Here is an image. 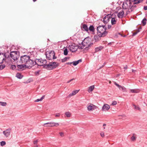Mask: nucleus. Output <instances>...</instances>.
<instances>
[{
	"instance_id": "ea45409f",
	"label": "nucleus",
	"mask_w": 147,
	"mask_h": 147,
	"mask_svg": "<svg viewBox=\"0 0 147 147\" xmlns=\"http://www.w3.org/2000/svg\"><path fill=\"white\" fill-rule=\"evenodd\" d=\"M5 66V65H0V70H1L3 69Z\"/></svg>"
},
{
	"instance_id": "aec40b11",
	"label": "nucleus",
	"mask_w": 147,
	"mask_h": 147,
	"mask_svg": "<svg viewBox=\"0 0 147 147\" xmlns=\"http://www.w3.org/2000/svg\"><path fill=\"white\" fill-rule=\"evenodd\" d=\"M101 37H99L98 35H96L94 36V39L95 40V42H97L99 41Z\"/></svg>"
},
{
	"instance_id": "774afa93",
	"label": "nucleus",
	"mask_w": 147,
	"mask_h": 147,
	"mask_svg": "<svg viewBox=\"0 0 147 147\" xmlns=\"http://www.w3.org/2000/svg\"><path fill=\"white\" fill-rule=\"evenodd\" d=\"M146 3L147 4V0H146Z\"/></svg>"
},
{
	"instance_id": "13d9d810",
	"label": "nucleus",
	"mask_w": 147,
	"mask_h": 147,
	"mask_svg": "<svg viewBox=\"0 0 147 147\" xmlns=\"http://www.w3.org/2000/svg\"><path fill=\"white\" fill-rule=\"evenodd\" d=\"M117 86L118 88L120 86V85H119V84H116V85Z\"/></svg>"
},
{
	"instance_id": "6e6552de",
	"label": "nucleus",
	"mask_w": 147,
	"mask_h": 147,
	"mask_svg": "<svg viewBox=\"0 0 147 147\" xmlns=\"http://www.w3.org/2000/svg\"><path fill=\"white\" fill-rule=\"evenodd\" d=\"M59 125L58 123H55L54 122H51L45 123L44 126L46 127H53L54 126L57 127Z\"/></svg>"
},
{
	"instance_id": "a878e982",
	"label": "nucleus",
	"mask_w": 147,
	"mask_h": 147,
	"mask_svg": "<svg viewBox=\"0 0 147 147\" xmlns=\"http://www.w3.org/2000/svg\"><path fill=\"white\" fill-rule=\"evenodd\" d=\"M123 35L120 33H117L115 34L114 37L115 38H118L121 36H122Z\"/></svg>"
},
{
	"instance_id": "7ed1b4c3",
	"label": "nucleus",
	"mask_w": 147,
	"mask_h": 147,
	"mask_svg": "<svg viewBox=\"0 0 147 147\" xmlns=\"http://www.w3.org/2000/svg\"><path fill=\"white\" fill-rule=\"evenodd\" d=\"M97 34L99 37H104L106 36L107 32L106 31L105 26H99L97 27Z\"/></svg>"
},
{
	"instance_id": "4c0bfd02",
	"label": "nucleus",
	"mask_w": 147,
	"mask_h": 147,
	"mask_svg": "<svg viewBox=\"0 0 147 147\" xmlns=\"http://www.w3.org/2000/svg\"><path fill=\"white\" fill-rule=\"evenodd\" d=\"M133 106L134 107V108L135 109H137L138 110H140V108L138 106H136L134 104Z\"/></svg>"
},
{
	"instance_id": "338daca9",
	"label": "nucleus",
	"mask_w": 147,
	"mask_h": 147,
	"mask_svg": "<svg viewBox=\"0 0 147 147\" xmlns=\"http://www.w3.org/2000/svg\"><path fill=\"white\" fill-rule=\"evenodd\" d=\"M109 83H110V81H109Z\"/></svg>"
},
{
	"instance_id": "a19ab883",
	"label": "nucleus",
	"mask_w": 147,
	"mask_h": 147,
	"mask_svg": "<svg viewBox=\"0 0 147 147\" xmlns=\"http://www.w3.org/2000/svg\"><path fill=\"white\" fill-rule=\"evenodd\" d=\"M16 67V66L15 65H11L10 67V69H13V70H14Z\"/></svg>"
},
{
	"instance_id": "f704fd0d",
	"label": "nucleus",
	"mask_w": 147,
	"mask_h": 147,
	"mask_svg": "<svg viewBox=\"0 0 147 147\" xmlns=\"http://www.w3.org/2000/svg\"><path fill=\"white\" fill-rule=\"evenodd\" d=\"M0 104L3 106H5L7 105V103L5 102H0Z\"/></svg>"
},
{
	"instance_id": "5701e85b",
	"label": "nucleus",
	"mask_w": 147,
	"mask_h": 147,
	"mask_svg": "<svg viewBox=\"0 0 147 147\" xmlns=\"http://www.w3.org/2000/svg\"><path fill=\"white\" fill-rule=\"evenodd\" d=\"M78 91L79 90H77L73 91L71 93H70L69 94V96H71L73 95H74L77 94Z\"/></svg>"
},
{
	"instance_id": "864d4df0",
	"label": "nucleus",
	"mask_w": 147,
	"mask_h": 147,
	"mask_svg": "<svg viewBox=\"0 0 147 147\" xmlns=\"http://www.w3.org/2000/svg\"><path fill=\"white\" fill-rule=\"evenodd\" d=\"M144 0H138V2L140 3L142 2Z\"/></svg>"
},
{
	"instance_id": "49530a36",
	"label": "nucleus",
	"mask_w": 147,
	"mask_h": 147,
	"mask_svg": "<svg viewBox=\"0 0 147 147\" xmlns=\"http://www.w3.org/2000/svg\"><path fill=\"white\" fill-rule=\"evenodd\" d=\"M100 135L102 137H104L105 136L104 133L103 132H101L100 133Z\"/></svg>"
},
{
	"instance_id": "6ab92c4d",
	"label": "nucleus",
	"mask_w": 147,
	"mask_h": 147,
	"mask_svg": "<svg viewBox=\"0 0 147 147\" xmlns=\"http://www.w3.org/2000/svg\"><path fill=\"white\" fill-rule=\"evenodd\" d=\"M89 30L90 32H92V33H94V32L95 31V29L94 28V27L93 25H91L88 28V30Z\"/></svg>"
},
{
	"instance_id": "20e7f679",
	"label": "nucleus",
	"mask_w": 147,
	"mask_h": 147,
	"mask_svg": "<svg viewBox=\"0 0 147 147\" xmlns=\"http://www.w3.org/2000/svg\"><path fill=\"white\" fill-rule=\"evenodd\" d=\"M59 63L56 62H50L49 64L45 65L44 67L48 70H51L57 67L59 65Z\"/></svg>"
},
{
	"instance_id": "0eeeda50",
	"label": "nucleus",
	"mask_w": 147,
	"mask_h": 147,
	"mask_svg": "<svg viewBox=\"0 0 147 147\" xmlns=\"http://www.w3.org/2000/svg\"><path fill=\"white\" fill-rule=\"evenodd\" d=\"M11 57L13 60L14 61L17 60L19 57V55L18 52L16 51L11 52L10 53Z\"/></svg>"
},
{
	"instance_id": "09e8293b",
	"label": "nucleus",
	"mask_w": 147,
	"mask_h": 147,
	"mask_svg": "<svg viewBox=\"0 0 147 147\" xmlns=\"http://www.w3.org/2000/svg\"><path fill=\"white\" fill-rule=\"evenodd\" d=\"M74 80V78L72 79H71L70 80H69V81H68L67 82V83H69L70 82H71L72 81V80Z\"/></svg>"
},
{
	"instance_id": "de8ad7c7",
	"label": "nucleus",
	"mask_w": 147,
	"mask_h": 147,
	"mask_svg": "<svg viewBox=\"0 0 147 147\" xmlns=\"http://www.w3.org/2000/svg\"><path fill=\"white\" fill-rule=\"evenodd\" d=\"M130 91L132 93H137V91L136 90H134V89H131Z\"/></svg>"
},
{
	"instance_id": "c756f323",
	"label": "nucleus",
	"mask_w": 147,
	"mask_h": 147,
	"mask_svg": "<svg viewBox=\"0 0 147 147\" xmlns=\"http://www.w3.org/2000/svg\"><path fill=\"white\" fill-rule=\"evenodd\" d=\"M138 0H131V3H133V4H138V3H139L138 2Z\"/></svg>"
},
{
	"instance_id": "e433bc0d",
	"label": "nucleus",
	"mask_w": 147,
	"mask_h": 147,
	"mask_svg": "<svg viewBox=\"0 0 147 147\" xmlns=\"http://www.w3.org/2000/svg\"><path fill=\"white\" fill-rule=\"evenodd\" d=\"M38 141L36 140H34V146L35 147H37L38 145H37V144L38 143Z\"/></svg>"
},
{
	"instance_id": "cd10ccee",
	"label": "nucleus",
	"mask_w": 147,
	"mask_h": 147,
	"mask_svg": "<svg viewBox=\"0 0 147 147\" xmlns=\"http://www.w3.org/2000/svg\"><path fill=\"white\" fill-rule=\"evenodd\" d=\"M119 89L123 92H125L126 91V88L123 86H122L120 85V86L118 88Z\"/></svg>"
},
{
	"instance_id": "ddd939ff",
	"label": "nucleus",
	"mask_w": 147,
	"mask_h": 147,
	"mask_svg": "<svg viewBox=\"0 0 147 147\" xmlns=\"http://www.w3.org/2000/svg\"><path fill=\"white\" fill-rule=\"evenodd\" d=\"M5 55L3 53H0V63H2L5 59Z\"/></svg>"
},
{
	"instance_id": "0e129e2a",
	"label": "nucleus",
	"mask_w": 147,
	"mask_h": 147,
	"mask_svg": "<svg viewBox=\"0 0 147 147\" xmlns=\"http://www.w3.org/2000/svg\"><path fill=\"white\" fill-rule=\"evenodd\" d=\"M116 84H117V83L116 82H114V84L116 85Z\"/></svg>"
},
{
	"instance_id": "b1692460",
	"label": "nucleus",
	"mask_w": 147,
	"mask_h": 147,
	"mask_svg": "<svg viewBox=\"0 0 147 147\" xmlns=\"http://www.w3.org/2000/svg\"><path fill=\"white\" fill-rule=\"evenodd\" d=\"M141 29L142 28L141 27L139 28L138 30H137L134 32L133 33L132 36H134L136 35L139 32H140V31Z\"/></svg>"
},
{
	"instance_id": "f3484780",
	"label": "nucleus",
	"mask_w": 147,
	"mask_h": 147,
	"mask_svg": "<svg viewBox=\"0 0 147 147\" xmlns=\"http://www.w3.org/2000/svg\"><path fill=\"white\" fill-rule=\"evenodd\" d=\"M103 48V47L102 46H100L98 47L95 48V52L96 53L100 51Z\"/></svg>"
},
{
	"instance_id": "7c9ffc66",
	"label": "nucleus",
	"mask_w": 147,
	"mask_h": 147,
	"mask_svg": "<svg viewBox=\"0 0 147 147\" xmlns=\"http://www.w3.org/2000/svg\"><path fill=\"white\" fill-rule=\"evenodd\" d=\"M45 98V96H42L40 99H37L35 100V102H38L39 101H41Z\"/></svg>"
},
{
	"instance_id": "4d7b16f0",
	"label": "nucleus",
	"mask_w": 147,
	"mask_h": 147,
	"mask_svg": "<svg viewBox=\"0 0 147 147\" xmlns=\"http://www.w3.org/2000/svg\"><path fill=\"white\" fill-rule=\"evenodd\" d=\"M39 71H37L35 73V74H39Z\"/></svg>"
},
{
	"instance_id": "1a4fd4ad",
	"label": "nucleus",
	"mask_w": 147,
	"mask_h": 147,
	"mask_svg": "<svg viewBox=\"0 0 147 147\" xmlns=\"http://www.w3.org/2000/svg\"><path fill=\"white\" fill-rule=\"evenodd\" d=\"M79 48L78 46L74 44L70 45L68 47L70 51L72 52H75L77 50L78 48Z\"/></svg>"
},
{
	"instance_id": "a211bd4d",
	"label": "nucleus",
	"mask_w": 147,
	"mask_h": 147,
	"mask_svg": "<svg viewBox=\"0 0 147 147\" xmlns=\"http://www.w3.org/2000/svg\"><path fill=\"white\" fill-rule=\"evenodd\" d=\"M82 62L81 59H79L77 61H74L72 62V63L73 64L74 66L78 64L79 63L81 62Z\"/></svg>"
},
{
	"instance_id": "39448f33",
	"label": "nucleus",
	"mask_w": 147,
	"mask_h": 147,
	"mask_svg": "<svg viewBox=\"0 0 147 147\" xmlns=\"http://www.w3.org/2000/svg\"><path fill=\"white\" fill-rule=\"evenodd\" d=\"M45 55L47 58L49 60L55 59L57 58L55 56L54 51H53L50 52H47L46 53Z\"/></svg>"
},
{
	"instance_id": "37998d69",
	"label": "nucleus",
	"mask_w": 147,
	"mask_h": 147,
	"mask_svg": "<svg viewBox=\"0 0 147 147\" xmlns=\"http://www.w3.org/2000/svg\"><path fill=\"white\" fill-rule=\"evenodd\" d=\"M68 58L67 57H65L63 59H61V61L62 62H64L67 61V59Z\"/></svg>"
},
{
	"instance_id": "dca6fc26",
	"label": "nucleus",
	"mask_w": 147,
	"mask_h": 147,
	"mask_svg": "<svg viewBox=\"0 0 147 147\" xmlns=\"http://www.w3.org/2000/svg\"><path fill=\"white\" fill-rule=\"evenodd\" d=\"M109 14H108L107 16L103 18V22L105 24H107L109 21V19L110 16H109Z\"/></svg>"
},
{
	"instance_id": "58836bf2",
	"label": "nucleus",
	"mask_w": 147,
	"mask_h": 147,
	"mask_svg": "<svg viewBox=\"0 0 147 147\" xmlns=\"http://www.w3.org/2000/svg\"><path fill=\"white\" fill-rule=\"evenodd\" d=\"M134 135H135V134H133V136L131 138V140L132 141H134L136 140V137L134 136Z\"/></svg>"
},
{
	"instance_id": "2f4dec72",
	"label": "nucleus",
	"mask_w": 147,
	"mask_h": 147,
	"mask_svg": "<svg viewBox=\"0 0 147 147\" xmlns=\"http://www.w3.org/2000/svg\"><path fill=\"white\" fill-rule=\"evenodd\" d=\"M41 61H42V59H36L35 61H34V62L35 63L34 64V65H35L36 64H37V62H40L41 63Z\"/></svg>"
},
{
	"instance_id": "f03ea898",
	"label": "nucleus",
	"mask_w": 147,
	"mask_h": 147,
	"mask_svg": "<svg viewBox=\"0 0 147 147\" xmlns=\"http://www.w3.org/2000/svg\"><path fill=\"white\" fill-rule=\"evenodd\" d=\"M90 39L89 38H86L82 42V45H80L79 48L80 49H84L86 52L88 51L90 47L93 45V43L90 42Z\"/></svg>"
},
{
	"instance_id": "393cba45",
	"label": "nucleus",
	"mask_w": 147,
	"mask_h": 147,
	"mask_svg": "<svg viewBox=\"0 0 147 147\" xmlns=\"http://www.w3.org/2000/svg\"><path fill=\"white\" fill-rule=\"evenodd\" d=\"M94 85H92L90 86L88 88V92H90L92 91L93 90V89H94Z\"/></svg>"
},
{
	"instance_id": "9d476101",
	"label": "nucleus",
	"mask_w": 147,
	"mask_h": 147,
	"mask_svg": "<svg viewBox=\"0 0 147 147\" xmlns=\"http://www.w3.org/2000/svg\"><path fill=\"white\" fill-rule=\"evenodd\" d=\"M11 130V129L9 128L3 131V133L5 137L7 138L10 135Z\"/></svg>"
},
{
	"instance_id": "c9c22d12",
	"label": "nucleus",
	"mask_w": 147,
	"mask_h": 147,
	"mask_svg": "<svg viewBox=\"0 0 147 147\" xmlns=\"http://www.w3.org/2000/svg\"><path fill=\"white\" fill-rule=\"evenodd\" d=\"M131 8L130 9L131 10V12H132L134 10V8L136 7V5H131Z\"/></svg>"
},
{
	"instance_id": "052dcab7",
	"label": "nucleus",
	"mask_w": 147,
	"mask_h": 147,
	"mask_svg": "<svg viewBox=\"0 0 147 147\" xmlns=\"http://www.w3.org/2000/svg\"><path fill=\"white\" fill-rule=\"evenodd\" d=\"M127 68V65L124 67V69H126Z\"/></svg>"
},
{
	"instance_id": "6e6d98bb",
	"label": "nucleus",
	"mask_w": 147,
	"mask_h": 147,
	"mask_svg": "<svg viewBox=\"0 0 147 147\" xmlns=\"http://www.w3.org/2000/svg\"><path fill=\"white\" fill-rule=\"evenodd\" d=\"M72 63V62H68V63H66L67 64H69V65H70Z\"/></svg>"
},
{
	"instance_id": "79ce46f5",
	"label": "nucleus",
	"mask_w": 147,
	"mask_h": 147,
	"mask_svg": "<svg viewBox=\"0 0 147 147\" xmlns=\"http://www.w3.org/2000/svg\"><path fill=\"white\" fill-rule=\"evenodd\" d=\"M0 144L1 146H3L5 144L6 142L5 141H2L1 142Z\"/></svg>"
},
{
	"instance_id": "412c9836",
	"label": "nucleus",
	"mask_w": 147,
	"mask_h": 147,
	"mask_svg": "<svg viewBox=\"0 0 147 147\" xmlns=\"http://www.w3.org/2000/svg\"><path fill=\"white\" fill-rule=\"evenodd\" d=\"M82 27L84 30L87 32L88 31V27L87 25L86 24H84L82 25Z\"/></svg>"
},
{
	"instance_id": "69168bd1",
	"label": "nucleus",
	"mask_w": 147,
	"mask_h": 147,
	"mask_svg": "<svg viewBox=\"0 0 147 147\" xmlns=\"http://www.w3.org/2000/svg\"><path fill=\"white\" fill-rule=\"evenodd\" d=\"M33 1L34 2H35L36 1V0H33Z\"/></svg>"
},
{
	"instance_id": "72a5a7b5",
	"label": "nucleus",
	"mask_w": 147,
	"mask_h": 147,
	"mask_svg": "<svg viewBox=\"0 0 147 147\" xmlns=\"http://www.w3.org/2000/svg\"><path fill=\"white\" fill-rule=\"evenodd\" d=\"M64 54L65 55H66L68 54V50L67 49V48L65 49L64 50Z\"/></svg>"
},
{
	"instance_id": "3c124183",
	"label": "nucleus",
	"mask_w": 147,
	"mask_h": 147,
	"mask_svg": "<svg viewBox=\"0 0 147 147\" xmlns=\"http://www.w3.org/2000/svg\"><path fill=\"white\" fill-rule=\"evenodd\" d=\"M60 134L61 136H62L63 135V133L62 132H61L60 133Z\"/></svg>"
},
{
	"instance_id": "bb28decb",
	"label": "nucleus",
	"mask_w": 147,
	"mask_h": 147,
	"mask_svg": "<svg viewBox=\"0 0 147 147\" xmlns=\"http://www.w3.org/2000/svg\"><path fill=\"white\" fill-rule=\"evenodd\" d=\"M16 77L18 78L21 79L22 78L23 76L20 73H18L16 74Z\"/></svg>"
},
{
	"instance_id": "c03bdc74",
	"label": "nucleus",
	"mask_w": 147,
	"mask_h": 147,
	"mask_svg": "<svg viewBox=\"0 0 147 147\" xmlns=\"http://www.w3.org/2000/svg\"><path fill=\"white\" fill-rule=\"evenodd\" d=\"M47 61L45 59H44V60H42V61H41V63L44 64V66L45 65H46V64L47 63Z\"/></svg>"
},
{
	"instance_id": "680f3d73",
	"label": "nucleus",
	"mask_w": 147,
	"mask_h": 147,
	"mask_svg": "<svg viewBox=\"0 0 147 147\" xmlns=\"http://www.w3.org/2000/svg\"><path fill=\"white\" fill-rule=\"evenodd\" d=\"M130 12V11H128H128H127V12H126V13L127 14H128V12Z\"/></svg>"
},
{
	"instance_id": "5fc2aeb1",
	"label": "nucleus",
	"mask_w": 147,
	"mask_h": 147,
	"mask_svg": "<svg viewBox=\"0 0 147 147\" xmlns=\"http://www.w3.org/2000/svg\"><path fill=\"white\" fill-rule=\"evenodd\" d=\"M60 116V114L59 113H57L55 115L56 117H59Z\"/></svg>"
},
{
	"instance_id": "8fccbe9b",
	"label": "nucleus",
	"mask_w": 147,
	"mask_h": 147,
	"mask_svg": "<svg viewBox=\"0 0 147 147\" xmlns=\"http://www.w3.org/2000/svg\"><path fill=\"white\" fill-rule=\"evenodd\" d=\"M144 9L145 10H147V6H144Z\"/></svg>"
},
{
	"instance_id": "f257e3e1",
	"label": "nucleus",
	"mask_w": 147,
	"mask_h": 147,
	"mask_svg": "<svg viewBox=\"0 0 147 147\" xmlns=\"http://www.w3.org/2000/svg\"><path fill=\"white\" fill-rule=\"evenodd\" d=\"M19 63L25 64L26 66V67L28 68H30L34 66L35 63L33 60L30 59L29 56L27 55L21 56Z\"/></svg>"
},
{
	"instance_id": "f8f14e48",
	"label": "nucleus",
	"mask_w": 147,
	"mask_h": 147,
	"mask_svg": "<svg viewBox=\"0 0 147 147\" xmlns=\"http://www.w3.org/2000/svg\"><path fill=\"white\" fill-rule=\"evenodd\" d=\"M19 63V61L17 62V67L18 68L20 69L18 70L22 69L25 67H26V66L25 64L23 63Z\"/></svg>"
},
{
	"instance_id": "bf43d9fd",
	"label": "nucleus",
	"mask_w": 147,
	"mask_h": 147,
	"mask_svg": "<svg viewBox=\"0 0 147 147\" xmlns=\"http://www.w3.org/2000/svg\"><path fill=\"white\" fill-rule=\"evenodd\" d=\"M132 72H135V71H136V70H134V69H132Z\"/></svg>"
},
{
	"instance_id": "4468645a",
	"label": "nucleus",
	"mask_w": 147,
	"mask_h": 147,
	"mask_svg": "<svg viewBox=\"0 0 147 147\" xmlns=\"http://www.w3.org/2000/svg\"><path fill=\"white\" fill-rule=\"evenodd\" d=\"M97 107L96 106L92 104H90V105L88 106L87 108L88 111H93L95 109H96Z\"/></svg>"
},
{
	"instance_id": "e2e57ef3",
	"label": "nucleus",
	"mask_w": 147,
	"mask_h": 147,
	"mask_svg": "<svg viewBox=\"0 0 147 147\" xmlns=\"http://www.w3.org/2000/svg\"><path fill=\"white\" fill-rule=\"evenodd\" d=\"M126 36V35H124V36H123H123H122V37H125Z\"/></svg>"
},
{
	"instance_id": "9b49d317",
	"label": "nucleus",
	"mask_w": 147,
	"mask_h": 147,
	"mask_svg": "<svg viewBox=\"0 0 147 147\" xmlns=\"http://www.w3.org/2000/svg\"><path fill=\"white\" fill-rule=\"evenodd\" d=\"M117 12V11H115L111 15V22L112 25L115 24L116 23V21L115 19V18L114 17H112L114 16V14L115 15V13L116 14Z\"/></svg>"
},
{
	"instance_id": "423d86ee",
	"label": "nucleus",
	"mask_w": 147,
	"mask_h": 147,
	"mask_svg": "<svg viewBox=\"0 0 147 147\" xmlns=\"http://www.w3.org/2000/svg\"><path fill=\"white\" fill-rule=\"evenodd\" d=\"M131 4H132L130 0H127L123 2L122 4V8L123 9H131Z\"/></svg>"
},
{
	"instance_id": "c85d7f7f",
	"label": "nucleus",
	"mask_w": 147,
	"mask_h": 147,
	"mask_svg": "<svg viewBox=\"0 0 147 147\" xmlns=\"http://www.w3.org/2000/svg\"><path fill=\"white\" fill-rule=\"evenodd\" d=\"M147 19L146 18H144L142 21V24L143 26H144L146 25V23Z\"/></svg>"
},
{
	"instance_id": "4be33fe9",
	"label": "nucleus",
	"mask_w": 147,
	"mask_h": 147,
	"mask_svg": "<svg viewBox=\"0 0 147 147\" xmlns=\"http://www.w3.org/2000/svg\"><path fill=\"white\" fill-rule=\"evenodd\" d=\"M124 14V12L123 11H122L118 13V14H117L118 17L119 18H120L121 17L122 18V17L123 16Z\"/></svg>"
},
{
	"instance_id": "a18cd8bd",
	"label": "nucleus",
	"mask_w": 147,
	"mask_h": 147,
	"mask_svg": "<svg viewBox=\"0 0 147 147\" xmlns=\"http://www.w3.org/2000/svg\"><path fill=\"white\" fill-rule=\"evenodd\" d=\"M117 104V102L116 101H113L112 102V103L111 104V105H116Z\"/></svg>"
},
{
	"instance_id": "603ef678",
	"label": "nucleus",
	"mask_w": 147,
	"mask_h": 147,
	"mask_svg": "<svg viewBox=\"0 0 147 147\" xmlns=\"http://www.w3.org/2000/svg\"><path fill=\"white\" fill-rule=\"evenodd\" d=\"M106 124L105 123H104L103 125V126L104 127L103 129H105V126H106Z\"/></svg>"
},
{
	"instance_id": "2eb2a0df",
	"label": "nucleus",
	"mask_w": 147,
	"mask_h": 147,
	"mask_svg": "<svg viewBox=\"0 0 147 147\" xmlns=\"http://www.w3.org/2000/svg\"><path fill=\"white\" fill-rule=\"evenodd\" d=\"M110 108V106L107 104H104L102 108V110L103 111H105L108 110Z\"/></svg>"
},
{
	"instance_id": "473e14b6",
	"label": "nucleus",
	"mask_w": 147,
	"mask_h": 147,
	"mask_svg": "<svg viewBox=\"0 0 147 147\" xmlns=\"http://www.w3.org/2000/svg\"><path fill=\"white\" fill-rule=\"evenodd\" d=\"M65 114L67 117H69L71 116V113L69 112H66L65 113Z\"/></svg>"
}]
</instances>
